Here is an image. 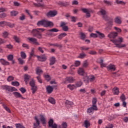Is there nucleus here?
I'll list each match as a JSON object with an SVG mask.
<instances>
[{"mask_svg":"<svg viewBox=\"0 0 128 128\" xmlns=\"http://www.w3.org/2000/svg\"><path fill=\"white\" fill-rule=\"evenodd\" d=\"M98 14H101L102 16V18L104 20L108 22L107 24L108 27L106 28V30H112V22H114V19L112 18H110L106 14V11L104 9H101L100 11L98 12Z\"/></svg>","mask_w":128,"mask_h":128,"instance_id":"obj_1","label":"nucleus"},{"mask_svg":"<svg viewBox=\"0 0 128 128\" xmlns=\"http://www.w3.org/2000/svg\"><path fill=\"white\" fill-rule=\"evenodd\" d=\"M37 26H43L44 28H48V26H53L54 23H52V22L43 20L38 21L37 22Z\"/></svg>","mask_w":128,"mask_h":128,"instance_id":"obj_2","label":"nucleus"},{"mask_svg":"<svg viewBox=\"0 0 128 128\" xmlns=\"http://www.w3.org/2000/svg\"><path fill=\"white\" fill-rule=\"evenodd\" d=\"M114 44H116V48H126V44H120L122 42H124V38L122 37H119L117 40H111Z\"/></svg>","mask_w":128,"mask_h":128,"instance_id":"obj_3","label":"nucleus"},{"mask_svg":"<svg viewBox=\"0 0 128 128\" xmlns=\"http://www.w3.org/2000/svg\"><path fill=\"white\" fill-rule=\"evenodd\" d=\"M40 32H44V29L42 28L33 29L32 34L36 38H42V34H40Z\"/></svg>","mask_w":128,"mask_h":128,"instance_id":"obj_4","label":"nucleus"},{"mask_svg":"<svg viewBox=\"0 0 128 128\" xmlns=\"http://www.w3.org/2000/svg\"><path fill=\"white\" fill-rule=\"evenodd\" d=\"M81 10H82V12H84V14H86V18H90V13L94 12V10H92V8H82L81 9Z\"/></svg>","mask_w":128,"mask_h":128,"instance_id":"obj_5","label":"nucleus"},{"mask_svg":"<svg viewBox=\"0 0 128 128\" xmlns=\"http://www.w3.org/2000/svg\"><path fill=\"white\" fill-rule=\"evenodd\" d=\"M74 80H76L74 78H72V76H68L65 78L64 83V84H70L72 82H74Z\"/></svg>","mask_w":128,"mask_h":128,"instance_id":"obj_6","label":"nucleus"},{"mask_svg":"<svg viewBox=\"0 0 128 128\" xmlns=\"http://www.w3.org/2000/svg\"><path fill=\"white\" fill-rule=\"evenodd\" d=\"M34 119L36 120V122L34 124V127L33 128H38L40 127V122L37 116H35Z\"/></svg>","mask_w":128,"mask_h":128,"instance_id":"obj_7","label":"nucleus"},{"mask_svg":"<svg viewBox=\"0 0 128 128\" xmlns=\"http://www.w3.org/2000/svg\"><path fill=\"white\" fill-rule=\"evenodd\" d=\"M4 88L8 92H14V90H16V89L14 87H12L6 85L4 86Z\"/></svg>","mask_w":128,"mask_h":128,"instance_id":"obj_8","label":"nucleus"},{"mask_svg":"<svg viewBox=\"0 0 128 128\" xmlns=\"http://www.w3.org/2000/svg\"><path fill=\"white\" fill-rule=\"evenodd\" d=\"M94 110H98V107L92 106V107L88 108L87 114H94Z\"/></svg>","mask_w":128,"mask_h":128,"instance_id":"obj_9","label":"nucleus"},{"mask_svg":"<svg viewBox=\"0 0 128 128\" xmlns=\"http://www.w3.org/2000/svg\"><path fill=\"white\" fill-rule=\"evenodd\" d=\"M28 40H30V42H32L34 44L40 45L38 42V40L34 38H28Z\"/></svg>","mask_w":128,"mask_h":128,"instance_id":"obj_10","label":"nucleus"},{"mask_svg":"<svg viewBox=\"0 0 128 128\" xmlns=\"http://www.w3.org/2000/svg\"><path fill=\"white\" fill-rule=\"evenodd\" d=\"M56 14H58V12L56 11H50L47 14V16H48V18H50V16H56Z\"/></svg>","mask_w":128,"mask_h":128,"instance_id":"obj_11","label":"nucleus"},{"mask_svg":"<svg viewBox=\"0 0 128 128\" xmlns=\"http://www.w3.org/2000/svg\"><path fill=\"white\" fill-rule=\"evenodd\" d=\"M14 94L15 98H21L22 100L26 99V98H24L22 96V94H20V93H19L18 92H14Z\"/></svg>","mask_w":128,"mask_h":128,"instance_id":"obj_12","label":"nucleus"},{"mask_svg":"<svg viewBox=\"0 0 128 128\" xmlns=\"http://www.w3.org/2000/svg\"><path fill=\"white\" fill-rule=\"evenodd\" d=\"M40 120L42 124H46V117H44V116L42 114H40Z\"/></svg>","mask_w":128,"mask_h":128,"instance_id":"obj_13","label":"nucleus"},{"mask_svg":"<svg viewBox=\"0 0 128 128\" xmlns=\"http://www.w3.org/2000/svg\"><path fill=\"white\" fill-rule=\"evenodd\" d=\"M116 36H118V32H112L108 34V38H115Z\"/></svg>","mask_w":128,"mask_h":128,"instance_id":"obj_14","label":"nucleus"},{"mask_svg":"<svg viewBox=\"0 0 128 128\" xmlns=\"http://www.w3.org/2000/svg\"><path fill=\"white\" fill-rule=\"evenodd\" d=\"M114 22L117 24H120L122 22V18L120 16H117L114 18Z\"/></svg>","mask_w":128,"mask_h":128,"instance_id":"obj_15","label":"nucleus"},{"mask_svg":"<svg viewBox=\"0 0 128 128\" xmlns=\"http://www.w3.org/2000/svg\"><path fill=\"white\" fill-rule=\"evenodd\" d=\"M0 62H1L3 66H10V62L4 58L0 59Z\"/></svg>","mask_w":128,"mask_h":128,"instance_id":"obj_16","label":"nucleus"},{"mask_svg":"<svg viewBox=\"0 0 128 128\" xmlns=\"http://www.w3.org/2000/svg\"><path fill=\"white\" fill-rule=\"evenodd\" d=\"M46 90L48 94H52L54 90V88L50 86H48L46 88Z\"/></svg>","mask_w":128,"mask_h":128,"instance_id":"obj_17","label":"nucleus"},{"mask_svg":"<svg viewBox=\"0 0 128 128\" xmlns=\"http://www.w3.org/2000/svg\"><path fill=\"white\" fill-rule=\"evenodd\" d=\"M113 94L114 95H118L120 94V88L117 87H114L112 89Z\"/></svg>","mask_w":128,"mask_h":128,"instance_id":"obj_18","label":"nucleus"},{"mask_svg":"<svg viewBox=\"0 0 128 128\" xmlns=\"http://www.w3.org/2000/svg\"><path fill=\"white\" fill-rule=\"evenodd\" d=\"M37 58L40 62H44L46 60V57L44 55L42 56H38Z\"/></svg>","mask_w":128,"mask_h":128,"instance_id":"obj_19","label":"nucleus"},{"mask_svg":"<svg viewBox=\"0 0 128 128\" xmlns=\"http://www.w3.org/2000/svg\"><path fill=\"white\" fill-rule=\"evenodd\" d=\"M72 104H74V103L70 101L66 100L65 102V106L66 108H72Z\"/></svg>","mask_w":128,"mask_h":128,"instance_id":"obj_20","label":"nucleus"},{"mask_svg":"<svg viewBox=\"0 0 128 128\" xmlns=\"http://www.w3.org/2000/svg\"><path fill=\"white\" fill-rule=\"evenodd\" d=\"M56 64V58L54 56H52L50 58V66H52Z\"/></svg>","mask_w":128,"mask_h":128,"instance_id":"obj_21","label":"nucleus"},{"mask_svg":"<svg viewBox=\"0 0 128 128\" xmlns=\"http://www.w3.org/2000/svg\"><path fill=\"white\" fill-rule=\"evenodd\" d=\"M107 68L110 70H116V66L114 64H110L107 66Z\"/></svg>","mask_w":128,"mask_h":128,"instance_id":"obj_22","label":"nucleus"},{"mask_svg":"<svg viewBox=\"0 0 128 128\" xmlns=\"http://www.w3.org/2000/svg\"><path fill=\"white\" fill-rule=\"evenodd\" d=\"M44 72L40 69V67H38L36 68V74H38V76H40Z\"/></svg>","mask_w":128,"mask_h":128,"instance_id":"obj_23","label":"nucleus"},{"mask_svg":"<svg viewBox=\"0 0 128 128\" xmlns=\"http://www.w3.org/2000/svg\"><path fill=\"white\" fill-rule=\"evenodd\" d=\"M98 102V99H96V98H93L92 100V106H94L95 108H98V106H96V102Z\"/></svg>","mask_w":128,"mask_h":128,"instance_id":"obj_24","label":"nucleus"},{"mask_svg":"<svg viewBox=\"0 0 128 128\" xmlns=\"http://www.w3.org/2000/svg\"><path fill=\"white\" fill-rule=\"evenodd\" d=\"M80 38L82 40H86V34L82 32H80Z\"/></svg>","mask_w":128,"mask_h":128,"instance_id":"obj_25","label":"nucleus"},{"mask_svg":"<svg viewBox=\"0 0 128 128\" xmlns=\"http://www.w3.org/2000/svg\"><path fill=\"white\" fill-rule=\"evenodd\" d=\"M31 90H32V94H34L36 90H38V86H31Z\"/></svg>","mask_w":128,"mask_h":128,"instance_id":"obj_26","label":"nucleus"},{"mask_svg":"<svg viewBox=\"0 0 128 128\" xmlns=\"http://www.w3.org/2000/svg\"><path fill=\"white\" fill-rule=\"evenodd\" d=\"M48 101L50 104H56V100L53 98H49L48 99Z\"/></svg>","mask_w":128,"mask_h":128,"instance_id":"obj_27","label":"nucleus"},{"mask_svg":"<svg viewBox=\"0 0 128 128\" xmlns=\"http://www.w3.org/2000/svg\"><path fill=\"white\" fill-rule=\"evenodd\" d=\"M84 126L86 128L90 126V123L87 120H86L84 122Z\"/></svg>","mask_w":128,"mask_h":128,"instance_id":"obj_28","label":"nucleus"},{"mask_svg":"<svg viewBox=\"0 0 128 128\" xmlns=\"http://www.w3.org/2000/svg\"><path fill=\"white\" fill-rule=\"evenodd\" d=\"M78 73L80 76H82L84 74V70L82 68H80L78 70Z\"/></svg>","mask_w":128,"mask_h":128,"instance_id":"obj_29","label":"nucleus"},{"mask_svg":"<svg viewBox=\"0 0 128 128\" xmlns=\"http://www.w3.org/2000/svg\"><path fill=\"white\" fill-rule=\"evenodd\" d=\"M96 32L100 38H104V34L101 33L98 31H96Z\"/></svg>","mask_w":128,"mask_h":128,"instance_id":"obj_30","label":"nucleus"},{"mask_svg":"<svg viewBox=\"0 0 128 128\" xmlns=\"http://www.w3.org/2000/svg\"><path fill=\"white\" fill-rule=\"evenodd\" d=\"M68 88L71 90H74V88H76V86L74 84H68Z\"/></svg>","mask_w":128,"mask_h":128,"instance_id":"obj_31","label":"nucleus"},{"mask_svg":"<svg viewBox=\"0 0 128 128\" xmlns=\"http://www.w3.org/2000/svg\"><path fill=\"white\" fill-rule=\"evenodd\" d=\"M88 80L90 82H94V80H96V78H94V76L92 75H90L88 78Z\"/></svg>","mask_w":128,"mask_h":128,"instance_id":"obj_32","label":"nucleus"},{"mask_svg":"<svg viewBox=\"0 0 128 128\" xmlns=\"http://www.w3.org/2000/svg\"><path fill=\"white\" fill-rule=\"evenodd\" d=\"M2 106H3L4 108V110L6 112H10V113L11 112L10 110V108H8L7 106H6L4 104H2Z\"/></svg>","mask_w":128,"mask_h":128,"instance_id":"obj_33","label":"nucleus"},{"mask_svg":"<svg viewBox=\"0 0 128 128\" xmlns=\"http://www.w3.org/2000/svg\"><path fill=\"white\" fill-rule=\"evenodd\" d=\"M100 64L101 68H106V64H104V60L102 59L100 60Z\"/></svg>","mask_w":128,"mask_h":128,"instance_id":"obj_34","label":"nucleus"},{"mask_svg":"<svg viewBox=\"0 0 128 128\" xmlns=\"http://www.w3.org/2000/svg\"><path fill=\"white\" fill-rule=\"evenodd\" d=\"M30 76L28 74H24V80L25 82H28L30 80Z\"/></svg>","mask_w":128,"mask_h":128,"instance_id":"obj_35","label":"nucleus"},{"mask_svg":"<svg viewBox=\"0 0 128 128\" xmlns=\"http://www.w3.org/2000/svg\"><path fill=\"white\" fill-rule=\"evenodd\" d=\"M80 65V61H76L74 62V65H72L70 66V68H72V67L74 66H78Z\"/></svg>","mask_w":128,"mask_h":128,"instance_id":"obj_36","label":"nucleus"},{"mask_svg":"<svg viewBox=\"0 0 128 128\" xmlns=\"http://www.w3.org/2000/svg\"><path fill=\"white\" fill-rule=\"evenodd\" d=\"M66 36V33H62L58 36V38L62 40V38H64Z\"/></svg>","mask_w":128,"mask_h":128,"instance_id":"obj_37","label":"nucleus"},{"mask_svg":"<svg viewBox=\"0 0 128 128\" xmlns=\"http://www.w3.org/2000/svg\"><path fill=\"white\" fill-rule=\"evenodd\" d=\"M30 86H36V81H34V80H32L29 83Z\"/></svg>","mask_w":128,"mask_h":128,"instance_id":"obj_38","label":"nucleus"},{"mask_svg":"<svg viewBox=\"0 0 128 128\" xmlns=\"http://www.w3.org/2000/svg\"><path fill=\"white\" fill-rule=\"evenodd\" d=\"M8 34H9L8 32L4 31L2 33V36H3V38H8Z\"/></svg>","mask_w":128,"mask_h":128,"instance_id":"obj_39","label":"nucleus"},{"mask_svg":"<svg viewBox=\"0 0 128 128\" xmlns=\"http://www.w3.org/2000/svg\"><path fill=\"white\" fill-rule=\"evenodd\" d=\"M82 81L78 82L76 83V88H80V86H82Z\"/></svg>","mask_w":128,"mask_h":128,"instance_id":"obj_40","label":"nucleus"},{"mask_svg":"<svg viewBox=\"0 0 128 128\" xmlns=\"http://www.w3.org/2000/svg\"><path fill=\"white\" fill-rule=\"evenodd\" d=\"M12 86H20V82H12Z\"/></svg>","mask_w":128,"mask_h":128,"instance_id":"obj_41","label":"nucleus"},{"mask_svg":"<svg viewBox=\"0 0 128 128\" xmlns=\"http://www.w3.org/2000/svg\"><path fill=\"white\" fill-rule=\"evenodd\" d=\"M15 126L16 128H22L24 126L22 124L18 123L15 124Z\"/></svg>","mask_w":128,"mask_h":128,"instance_id":"obj_42","label":"nucleus"},{"mask_svg":"<svg viewBox=\"0 0 128 128\" xmlns=\"http://www.w3.org/2000/svg\"><path fill=\"white\" fill-rule=\"evenodd\" d=\"M54 125V120L50 119L48 122L49 128H51Z\"/></svg>","mask_w":128,"mask_h":128,"instance_id":"obj_43","label":"nucleus"},{"mask_svg":"<svg viewBox=\"0 0 128 128\" xmlns=\"http://www.w3.org/2000/svg\"><path fill=\"white\" fill-rule=\"evenodd\" d=\"M14 39L16 42H20V39L18 37L15 36H14Z\"/></svg>","mask_w":128,"mask_h":128,"instance_id":"obj_44","label":"nucleus"},{"mask_svg":"<svg viewBox=\"0 0 128 128\" xmlns=\"http://www.w3.org/2000/svg\"><path fill=\"white\" fill-rule=\"evenodd\" d=\"M18 14L16 11H12L10 12V16H16Z\"/></svg>","mask_w":128,"mask_h":128,"instance_id":"obj_45","label":"nucleus"},{"mask_svg":"<svg viewBox=\"0 0 128 128\" xmlns=\"http://www.w3.org/2000/svg\"><path fill=\"white\" fill-rule=\"evenodd\" d=\"M20 56L22 58H26V54L24 52H20Z\"/></svg>","mask_w":128,"mask_h":128,"instance_id":"obj_46","label":"nucleus"},{"mask_svg":"<svg viewBox=\"0 0 128 128\" xmlns=\"http://www.w3.org/2000/svg\"><path fill=\"white\" fill-rule=\"evenodd\" d=\"M7 58L8 60L10 62L14 60V56L12 54H10L8 56Z\"/></svg>","mask_w":128,"mask_h":128,"instance_id":"obj_47","label":"nucleus"},{"mask_svg":"<svg viewBox=\"0 0 128 128\" xmlns=\"http://www.w3.org/2000/svg\"><path fill=\"white\" fill-rule=\"evenodd\" d=\"M48 32H60V30L56 29V28H53L51 30H48Z\"/></svg>","mask_w":128,"mask_h":128,"instance_id":"obj_48","label":"nucleus"},{"mask_svg":"<svg viewBox=\"0 0 128 128\" xmlns=\"http://www.w3.org/2000/svg\"><path fill=\"white\" fill-rule=\"evenodd\" d=\"M68 128V124L66 122H62L61 124V128Z\"/></svg>","mask_w":128,"mask_h":128,"instance_id":"obj_49","label":"nucleus"},{"mask_svg":"<svg viewBox=\"0 0 128 128\" xmlns=\"http://www.w3.org/2000/svg\"><path fill=\"white\" fill-rule=\"evenodd\" d=\"M6 48H8V50H12L14 48V46L12 44H9L6 45Z\"/></svg>","mask_w":128,"mask_h":128,"instance_id":"obj_50","label":"nucleus"},{"mask_svg":"<svg viewBox=\"0 0 128 128\" xmlns=\"http://www.w3.org/2000/svg\"><path fill=\"white\" fill-rule=\"evenodd\" d=\"M116 2L118 4H126V3L124 1H120V0H116Z\"/></svg>","mask_w":128,"mask_h":128,"instance_id":"obj_51","label":"nucleus"},{"mask_svg":"<svg viewBox=\"0 0 128 128\" xmlns=\"http://www.w3.org/2000/svg\"><path fill=\"white\" fill-rule=\"evenodd\" d=\"M34 49H32L31 52L30 53V56L29 58V60H30L32 58V57L34 56Z\"/></svg>","mask_w":128,"mask_h":128,"instance_id":"obj_52","label":"nucleus"},{"mask_svg":"<svg viewBox=\"0 0 128 128\" xmlns=\"http://www.w3.org/2000/svg\"><path fill=\"white\" fill-rule=\"evenodd\" d=\"M14 76H10L8 78L7 80L8 82H12V80H14Z\"/></svg>","mask_w":128,"mask_h":128,"instance_id":"obj_53","label":"nucleus"},{"mask_svg":"<svg viewBox=\"0 0 128 128\" xmlns=\"http://www.w3.org/2000/svg\"><path fill=\"white\" fill-rule=\"evenodd\" d=\"M20 92H21L22 94H24V92H26V90L24 88H22V87L20 88Z\"/></svg>","mask_w":128,"mask_h":128,"instance_id":"obj_54","label":"nucleus"},{"mask_svg":"<svg viewBox=\"0 0 128 128\" xmlns=\"http://www.w3.org/2000/svg\"><path fill=\"white\" fill-rule=\"evenodd\" d=\"M86 56L84 52H82V53L80 54V56L78 58H84L86 57Z\"/></svg>","mask_w":128,"mask_h":128,"instance_id":"obj_55","label":"nucleus"},{"mask_svg":"<svg viewBox=\"0 0 128 128\" xmlns=\"http://www.w3.org/2000/svg\"><path fill=\"white\" fill-rule=\"evenodd\" d=\"M6 24L10 28H14V24H12V23H10V22H7Z\"/></svg>","mask_w":128,"mask_h":128,"instance_id":"obj_56","label":"nucleus"},{"mask_svg":"<svg viewBox=\"0 0 128 128\" xmlns=\"http://www.w3.org/2000/svg\"><path fill=\"white\" fill-rule=\"evenodd\" d=\"M62 30H63L64 32H68V26H64L62 27Z\"/></svg>","mask_w":128,"mask_h":128,"instance_id":"obj_57","label":"nucleus"},{"mask_svg":"<svg viewBox=\"0 0 128 128\" xmlns=\"http://www.w3.org/2000/svg\"><path fill=\"white\" fill-rule=\"evenodd\" d=\"M88 66V63L87 60H85L83 62V66L84 68H86Z\"/></svg>","mask_w":128,"mask_h":128,"instance_id":"obj_58","label":"nucleus"},{"mask_svg":"<svg viewBox=\"0 0 128 128\" xmlns=\"http://www.w3.org/2000/svg\"><path fill=\"white\" fill-rule=\"evenodd\" d=\"M44 48H42V47H39L38 48V50L40 52H42V54H44Z\"/></svg>","mask_w":128,"mask_h":128,"instance_id":"obj_59","label":"nucleus"},{"mask_svg":"<svg viewBox=\"0 0 128 128\" xmlns=\"http://www.w3.org/2000/svg\"><path fill=\"white\" fill-rule=\"evenodd\" d=\"M44 78H46V79L48 80V82H50V75H45Z\"/></svg>","mask_w":128,"mask_h":128,"instance_id":"obj_60","label":"nucleus"},{"mask_svg":"<svg viewBox=\"0 0 128 128\" xmlns=\"http://www.w3.org/2000/svg\"><path fill=\"white\" fill-rule=\"evenodd\" d=\"M35 6H37V8L40 7V8H42L44 6V4H34Z\"/></svg>","mask_w":128,"mask_h":128,"instance_id":"obj_61","label":"nucleus"},{"mask_svg":"<svg viewBox=\"0 0 128 128\" xmlns=\"http://www.w3.org/2000/svg\"><path fill=\"white\" fill-rule=\"evenodd\" d=\"M104 3H105L106 6H112V2L110 1L104 0Z\"/></svg>","mask_w":128,"mask_h":128,"instance_id":"obj_62","label":"nucleus"},{"mask_svg":"<svg viewBox=\"0 0 128 128\" xmlns=\"http://www.w3.org/2000/svg\"><path fill=\"white\" fill-rule=\"evenodd\" d=\"M114 128V124H108L107 126H106L105 128Z\"/></svg>","mask_w":128,"mask_h":128,"instance_id":"obj_63","label":"nucleus"},{"mask_svg":"<svg viewBox=\"0 0 128 128\" xmlns=\"http://www.w3.org/2000/svg\"><path fill=\"white\" fill-rule=\"evenodd\" d=\"M124 122H128V117L125 116L123 118Z\"/></svg>","mask_w":128,"mask_h":128,"instance_id":"obj_64","label":"nucleus"}]
</instances>
